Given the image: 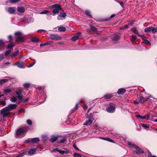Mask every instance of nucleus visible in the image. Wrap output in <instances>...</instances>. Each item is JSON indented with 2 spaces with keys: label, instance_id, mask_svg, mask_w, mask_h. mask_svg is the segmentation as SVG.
Masks as SVG:
<instances>
[{
  "label": "nucleus",
  "instance_id": "36",
  "mask_svg": "<svg viewBox=\"0 0 157 157\" xmlns=\"http://www.w3.org/2000/svg\"><path fill=\"white\" fill-rule=\"evenodd\" d=\"M31 40L32 41L35 43H38L39 42V40L37 38H32Z\"/></svg>",
  "mask_w": 157,
  "mask_h": 157
},
{
  "label": "nucleus",
  "instance_id": "56",
  "mask_svg": "<svg viewBox=\"0 0 157 157\" xmlns=\"http://www.w3.org/2000/svg\"><path fill=\"white\" fill-rule=\"evenodd\" d=\"M21 0H10V2L11 3H15Z\"/></svg>",
  "mask_w": 157,
  "mask_h": 157
},
{
  "label": "nucleus",
  "instance_id": "41",
  "mask_svg": "<svg viewBox=\"0 0 157 157\" xmlns=\"http://www.w3.org/2000/svg\"><path fill=\"white\" fill-rule=\"evenodd\" d=\"M86 14L90 17H92L90 12V10H85Z\"/></svg>",
  "mask_w": 157,
  "mask_h": 157
},
{
  "label": "nucleus",
  "instance_id": "28",
  "mask_svg": "<svg viewBox=\"0 0 157 157\" xmlns=\"http://www.w3.org/2000/svg\"><path fill=\"white\" fill-rule=\"evenodd\" d=\"M120 38V36H119L118 35H115L113 37V40L114 41H118Z\"/></svg>",
  "mask_w": 157,
  "mask_h": 157
},
{
  "label": "nucleus",
  "instance_id": "52",
  "mask_svg": "<svg viewBox=\"0 0 157 157\" xmlns=\"http://www.w3.org/2000/svg\"><path fill=\"white\" fill-rule=\"evenodd\" d=\"M62 150H63L64 151V153H65L66 154H68L69 153V151L67 149L63 148L62 149Z\"/></svg>",
  "mask_w": 157,
  "mask_h": 157
},
{
  "label": "nucleus",
  "instance_id": "1",
  "mask_svg": "<svg viewBox=\"0 0 157 157\" xmlns=\"http://www.w3.org/2000/svg\"><path fill=\"white\" fill-rule=\"evenodd\" d=\"M27 128L25 126L19 128L17 130L15 137L17 138H21L24 137L25 133L27 132Z\"/></svg>",
  "mask_w": 157,
  "mask_h": 157
},
{
  "label": "nucleus",
  "instance_id": "14",
  "mask_svg": "<svg viewBox=\"0 0 157 157\" xmlns=\"http://www.w3.org/2000/svg\"><path fill=\"white\" fill-rule=\"evenodd\" d=\"M15 11V9L14 7H10L8 9V12L10 14L14 13Z\"/></svg>",
  "mask_w": 157,
  "mask_h": 157
},
{
  "label": "nucleus",
  "instance_id": "59",
  "mask_svg": "<svg viewBox=\"0 0 157 157\" xmlns=\"http://www.w3.org/2000/svg\"><path fill=\"white\" fill-rule=\"evenodd\" d=\"M59 149L58 148H55L52 151V152H59Z\"/></svg>",
  "mask_w": 157,
  "mask_h": 157
},
{
  "label": "nucleus",
  "instance_id": "16",
  "mask_svg": "<svg viewBox=\"0 0 157 157\" xmlns=\"http://www.w3.org/2000/svg\"><path fill=\"white\" fill-rule=\"evenodd\" d=\"M131 30L132 31H133L139 37L142 36V35H140L139 34V33L138 32L136 28H132L131 29Z\"/></svg>",
  "mask_w": 157,
  "mask_h": 157
},
{
  "label": "nucleus",
  "instance_id": "39",
  "mask_svg": "<svg viewBox=\"0 0 157 157\" xmlns=\"http://www.w3.org/2000/svg\"><path fill=\"white\" fill-rule=\"evenodd\" d=\"M74 157H82V155L81 154L79 153H75L73 154Z\"/></svg>",
  "mask_w": 157,
  "mask_h": 157
},
{
  "label": "nucleus",
  "instance_id": "62",
  "mask_svg": "<svg viewBox=\"0 0 157 157\" xmlns=\"http://www.w3.org/2000/svg\"><path fill=\"white\" fill-rule=\"evenodd\" d=\"M4 58V56L2 54L0 55V61Z\"/></svg>",
  "mask_w": 157,
  "mask_h": 157
},
{
  "label": "nucleus",
  "instance_id": "63",
  "mask_svg": "<svg viewBox=\"0 0 157 157\" xmlns=\"http://www.w3.org/2000/svg\"><path fill=\"white\" fill-rule=\"evenodd\" d=\"M8 39L9 40L10 42H11L12 40V36L10 35L8 36Z\"/></svg>",
  "mask_w": 157,
  "mask_h": 157
},
{
  "label": "nucleus",
  "instance_id": "45",
  "mask_svg": "<svg viewBox=\"0 0 157 157\" xmlns=\"http://www.w3.org/2000/svg\"><path fill=\"white\" fill-rule=\"evenodd\" d=\"M52 15V13L50 14H48L46 16L47 18V19L48 20H50L52 18V16L51 15Z\"/></svg>",
  "mask_w": 157,
  "mask_h": 157
},
{
  "label": "nucleus",
  "instance_id": "6",
  "mask_svg": "<svg viewBox=\"0 0 157 157\" xmlns=\"http://www.w3.org/2000/svg\"><path fill=\"white\" fill-rule=\"evenodd\" d=\"M66 16V13L65 12L61 13L57 16V19L58 20H63L65 19Z\"/></svg>",
  "mask_w": 157,
  "mask_h": 157
},
{
  "label": "nucleus",
  "instance_id": "18",
  "mask_svg": "<svg viewBox=\"0 0 157 157\" xmlns=\"http://www.w3.org/2000/svg\"><path fill=\"white\" fill-rule=\"evenodd\" d=\"M52 43V42L51 41H48L44 44H40V46L42 47L43 46H45L51 44Z\"/></svg>",
  "mask_w": 157,
  "mask_h": 157
},
{
  "label": "nucleus",
  "instance_id": "19",
  "mask_svg": "<svg viewBox=\"0 0 157 157\" xmlns=\"http://www.w3.org/2000/svg\"><path fill=\"white\" fill-rule=\"evenodd\" d=\"M99 138L102 140H106V141H109V142H112V143L114 142L112 140L110 139V138H105V137H99Z\"/></svg>",
  "mask_w": 157,
  "mask_h": 157
},
{
  "label": "nucleus",
  "instance_id": "23",
  "mask_svg": "<svg viewBox=\"0 0 157 157\" xmlns=\"http://www.w3.org/2000/svg\"><path fill=\"white\" fill-rule=\"evenodd\" d=\"M113 94H111L105 95L104 96V98L106 99H109L111 97L113 96Z\"/></svg>",
  "mask_w": 157,
  "mask_h": 157
},
{
  "label": "nucleus",
  "instance_id": "24",
  "mask_svg": "<svg viewBox=\"0 0 157 157\" xmlns=\"http://www.w3.org/2000/svg\"><path fill=\"white\" fill-rule=\"evenodd\" d=\"M17 97L18 99V100H20V101L18 102V104L20 103L22 101V100H23V96L21 94L20 95H17Z\"/></svg>",
  "mask_w": 157,
  "mask_h": 157
},
{
  "label": "nucleus",
  "instance_id": "37",
  "mask_svg": "<svg viewBox=\"0 0 157 157\" xmlns=\"http://www.w3.org/2000/svg\"><path fill=\"white\" fill-rule=\"evenodd\" d=\"M12 91V90L10 89H6L4 90V92L6 94L11 92Z\"/></svg>",
  "mask_w": 157,
  "mask_h": 157
},
{
  "label": "nucleus",
  "instance_id": "26",
  "mask_svg": "<svg viewBox=\"0 0 157 157\" xmlns=\"http://www.w3.org/2000/svg\"><path fill=\"white\" fill-rule=\"evenodd\" d=\"M19 53V51L18 50H16L15 52L13 53L11 55V56L12 58H14Z\"/></svg>",
  "mask_w": 157,
  "mask_h": 157
},
{
  "label": "nucleus",
  "instance_id": "8",
  "mask_svg": "<svg viewBox=\"0 0 157 157\" xmlns=\"http://www.w3.org/2000/svg\"><path fill=\"white\" fill-rule=\"evenodd\" d=\"M17 105L16 104H10L6 107L10 111L15 109L17 108Z\"/></svg>",
  "mask_w": 157,
  "mask_h": 157
},
{
  "label": "nucleus",
  "instance_id": "43",
  "mask_svg": "<svg viewBox=\"0 0 157 157\" xmlns=\"http://www.w3.org/2000/svg\"><path fill=\"white\" fill-rule=\"evenodd\" d=\"M50 12V11H49L45 10L40 12L39 13L40 14H47Z\"/></svg>",
  "mask_w": 157,
  "mask_h": 157
},
{
  "label": "nucleus",
  "instance_id": "44",
  "mask_svg": "<svg viewBox=\"0 0 157 157\" xmlns=\"http://www.w3.org/2000/svg\"><path fill=\"white\" fill-rule=\"evenodd\" d=\"M6 104V102L5 101L0 100V105H2L4 106H5Z\"/></svg>",
  "mask_w": 157,
  "mask_h": 157
},
{
  "label": "nucleus",
  "instance_id": "57",
  "mask_svg": "<svg viewBox=\"0 0 157 157\" xmlns=\"http://www.w3.org/2000/svg\"><path fill=\"white\" fill-rule=\"evenodd\" d=\"M48 139L47 137L46 136H42V140L43 141H45Z\"/></svg>",
  "mask_w": 157,
  "mask_h": 157
},
{
  "label": "nucleus",
  "instance_id": "48",
  "mask_svg": "<svg viewBox=\"0 0 157 157\" xmlns=\"http://www.w3.org/2000/svg\"><path fill=\"white\" fill-rule=\"evenodd\" d=\"M136 117L137 118H140L142 119H144L146 118V116H142L140 115H138L136 116Z\"/></svg>",
  "mask_w": 157,
  "mask_h": 157
},
{
  "label": "nucleus",
  "instance_id": "38",
  "mask_svg": "<svg viewBox=\"0 0 157 157\" xmlns=\"http://www.w3.org/2000/svg\"><path fill=\"white\" fill-rule=\"evenodd\" d=\"M93 117V114L91 113H90V114H88L87 116V118H88L89 119H90L92 120Z\"/></svg>",
  "mask_w": 157,
  "mask_h": 157
},
{
  "label": "nucleus",
  "instance_id": "29",
  "mask_svg": "<svg viewBox=\"0 0 157 157\" xmlns=\"http://www.w3.org/2000/svg\"><path fill=\"white\" fill-rule=\"evenodd\" d=\"M25 155V152L23 151L19 154H17L14 157H22Z\"/></svg>",
  "mask_w": 157,
  "mask_h": 157
},
{
  "label": "nucleus",
  "instance_id": "15",
  "mask_svg": "<svg viewBox=\"0 0 157 157\" xmlns=\"http://www.w3.org/2000/svg\"><path fill=\"white\" fill-rule=\"evenodd\" d=\"M135 149H136V150L135 151V152L136 154H139L144 153L143 151L140 149L138 146L137 148Z\"/></svg>",
  "mask_w": 157,
  "mask_h": 157
},
{
  "label": "nucleus",
  "instance_id": "64",
  "mask_svg": "<svg viewBox=\"0 0 157 157\" xmlns=\"http://www.w3.org/2000/svg\"><path fill=\"white\" fill-rule=\"evenodd\" d=\"M46 32V30L43 29H40L37 31L38 32Z\"/></svg>",
  "mask_w": 157,
  "mask_h": 157
},
{
  "label": "nucleus",
  "instance_id": "54",
  "mask_svg": "<svg viewBox=\"0 0 157 157\" xmlns=\"http://www.w3.org/2000/svg\"><path fill=\"white\" fill-rule=\"evenodd\" d=\"M36 62V60H34V62L32 64H29V66H27L28 67H32L34 65L35 63Z\"/></svg>",
  "mask_w": 157,
  "mask_h": 157
},
{
  "label": "nucleus",
  "instance_id": "25",
  "mask_svg": "<svg viewBox=\"0 0 157 157\" xmlns=\"http://www.w3.org/2000/svg\"><path fill=\"white\" fill-rule=\"evenodd\" d=\"M17 10L19 12L23 13L25 11V9L23 7L20 6L17 8Z\"/></svg>",
  "mask_w": 157,
  "mask_h": 157
},
{
  "label": "nucleus",
  "instance_id": "7",
  "mask_svg": "<svg viewBox=\"0 0 157 157\" xmlns=\"http://www.w3.org/2000/svg\"><path fill=\"white\" fill-rule=\"evenodd\" d=\"M115 108L114 106L109 105V106L106 108V110L109 113H112L114 112Z\"/></svg>",
  "mask_w": 157,
  "mask_h": 157
},
{
  "label": "nucleus",
  "instance_id": "40",
  "mask_svg": "<svg viewBox=\"0 0 157 157\" xmlns=\"http://www.w3.org/2000/svg\"><path fill=\"white\" fill-rule=\"evenodd\" d=\"M151 32L153 33H155L157 31V27L153 28L151 27Z\"/></svg>",
  "mask_w": 157,
  "mask_h": 157
},
{
  "label": "nucleus",
  "instance_id": "42",
  "mask_svg": "<svg viewBox=\"0 0 157 157\" xmlns=\"http://www.w3.org/2000/svg\"><path fill=\"white\" fill-rule=\"evenodd\" d=\"M136 38V36H132L131 40V41L132 42V44H134Z\"/></svg>",
  "mask_w": 157,
  "mask_h": 157
},
{
  "label": "nucleus",
  "instance_id": "35",
  "mask_svg": "<svg viewBox=\"0 0 157 157\" xmlns=\"http://www.w3.org/2000/svg\"><path fill=\"white\" fill-rule=\"evenodd\" d=\"M17 100V97H14L11 98L10 99V101L13 102H16Z\"/></svg>",
  "mask_w": 157,
  "mask_h": 157
},
{
  "label": "nucleus",
  "instance_id": "12",
  "mask_svg": "<svg viewBox=\"0 0 157 157\" xmlns=\"http://www.w3.org/2000/svg\"><path fill=\"white\" fill-rule=\"evenodd\" d=\"M93 120L94 119H92V120L90 119H89L88 120L86 121L83 124V125L86 126L89 125L92 123Z\"/></svg>",
  "mask_w": 157,
  "mask_h": 157
},
{
  "label": "nucleus",
  "instance_id": "20",
  "mask_svg": "<svg viewBox=\"0 0 157 157\" xmlns=\"http://www.w3.org/2000/svg\"><path fill=\"white\" fill-rule=\"evenodd\" d=\"M39 141V139L37 137L31 139V142L33 143H37Z\"/></svg>",
  "mask_w": 157,
  "mask_h": 157
},
{
  "label": "nucleus",
  "instance_id": "31",
  "mask_svg": "<svg viewBox=\"0 0 157 157\" xmlns=\"http://www.w3.org/2000/svg\"><path fill=\"white\" fill-rule=\"evenodd\" d=\"M15 46L14 44H13L11 43H10L7 46L6 48L7 49H11L12 47Z\"/></svg>",
  "mask_w": 157,
  "mask_h": 157
},
{
  "label": "nucleus",
  "instance_id": "17",
  "mask_svg": "<svg viewBox=\"0 0 157 157\" xmlns=\"http://www.w3.org/2000/svg\"><path fill=\"white\" fill-rule=\"evenodd\" d=\"M23 90L22 89L20 88L18 89L17 90L15 91L16 94L17 95H21V94L23 93Z\"/></svg>",
  "mask_w": 157,
  "mask_h": 157
},
{
  "label": "nucleus",
  "instance_id": "50",
  "mask_svg": "<svg viewBox=\"0 0 157 157\" xmlns=\"http://www.w3.org/2000/svg\"><path fill=\"white\" fill-rule=\"evenodd\" d=\"M26 122L29 125H31L32 124V121L29 119L27 120L26 121Z\"/></svg>",
  "mask_w": 157,
  "mask_h": 157
},
{
  "label": "nucleus",
  "instance_id": "60",
  "mask_svg": "<svg viewBox=\"0 0 157 157\" xmlns=\"http://www.w3.org/2000/svg\"><path fill=\"white\" fill-rule=\"evenodd\" d=\"M29 98H27L26 99L23 98V100H22V101L23 102H26L28 101H29Z\"/></svg>",
  "mask_w": 157,
  "mask_h": 157
},
{
  "label": "nucleus",
  "instance_id": "9",
  "mask_svg": "<svg viewBox=\"0 0 157 157\" xmlns=\"http://www.w3.org/2000/svg\"><path fill=\"white\" fill-rule=\"evenodd\" d=\"M58 137V136H52L49 139V141L52 143L54 142L57 140Z\"/></svg>",
  "mask_w": 157,
  "mask_h": 157
},
{
  "label": "nucleus",
  "instance_id": "55",
  "mask_svg": "<svg viewBox=\"0 0 157 157\" xmlns=\"http://www.w3.org/2000/svg\"><path fill=\"white\" fill-rule=\"evenodd\" d=\"M61 155L63 154L64 153V150H59L58 152Z\"/></svg>",
  "mask_w": 157,
  "mask_h": 157
},
{
  "label": "nucleus",
  "instance_id": "34",
  "mask_svg": "<svg viewBox=\"0 0 157 157\" xmlns=\"http://www.w3.org/2000/svg\"><path fill=\"white\" fill-rule=\"evenodd\" d=\"M151 27L146 28L144 29V32L146 33L151 32Z\"/></svg>",
  "mask_w": 157,
  "mask_h": 157
},
{
  "label": "nucleus",
  "instance_id": "2",
  "mask_svg": "<svg viewBox=\"0 0 157 157\" xmlns=\"http://www.w3.org/2000/svg\"><path fill=\"white\" fill-rule=\"evenodd\" d=\"M49 8L51 9H53L52 14L53 16L58 14L59 13V10L61 9L60 6L58 4L52 5L50 6Z\"/></svg>",
  "mask_w": 157,
  "mask_h": 157
},
{
  "label": "nucleus",
  "instance_id": "46",
  "mask_svg": "<svg viewBox=\"0 0 157 157\" xmlns=\"http://www.w3.org/2000/svg\"><path fill=\"white\" fill-rule=\"evenodd\" d=\"M67 140L66 138H64L61 139L59 142V143H63L67 141Z\"/></svg>",
  "mask_w": 157,
  "mask_h": 157
},
{
  "label": "nucleus",
  "instance_id": "27",
  "mask_svg": "<svg viewBox=\"0 0 157 157\" xmlns=\"http://www.w3.org/2000/svg\"><path fill=\"white\" fill-rule=\"evenodd\" d=\"M9 80L7 79H4L0 80V85H2L4 83L7 82Z\"/></svg>",
  "mask_w": 157,
  "mask_h": 157
},
{
  "label": "nucleus",
  "instance_id": "53",
  "mask_svg": "<svg viewBox=\"0 0 157 157\" xmlns=\"http://www.w3.org/2000/svg\"><path fill=\"white\" fill-rule=\"evenodd\" d=\"M11 52V50H7L5 53V55L6 56L9 55Z\"/></svg>",
  "mask_w": 157,
  "mask_h": 157
},
{
  "label": "nucleus",
  "instance_id": "51",
  "mask_svg": "<svg viewBox=\"0 0 157 157\" xmlns=\"http://www.w3.org/2000/svg\"><path fill=\"white\" fill-rule=\"evenodd\" d=\"M145 116H146V118L145 119L147 120H149L150 118V114L149 113H148Z\"/></svg>",
  "mask_w": 157,
  "mask_h": 157
},
{
  "label": "nucleus",
  "instance_id": "4",
  "mask_svg": "<svg viewBox=\"0 0 157 157\" xmlns=\"http://www.w3.org/2000/svg\"><path fill=\"white\" fill-rule=\"evenodd\" d=\"M1 112L3 117H6L10 115V111L6 107L2 109Z\"/></svg>",
  "mask_w": 157,
  "mask_h": 157
},
{
  "label": "nucleus",
  "instance_id": "58",
  "mask_svg": "<svg viewBox=\"0 0 157 157\" xmlns=\"http://www.w3.org/2000/svg\"><path fill=\"white\" fill-rule=\"evenodd\" d=\"M5 44L3 41L2 40H0V46H2Z\"/></svg>",
  "mask_w": 157,
  "mask_h": 157
},
{
  "label": "nucleus",
  "instance_id": "47",
  "mask_svg": "<svg viewBox=\"0 0 157 157\" xmlns=\"http://www.w3.org/2000/svg\"><path fill=\"white\" fill-rule=\"evenodd\" d=\"M142 126L145 129H147V128H149V126L147 125L144 124H141Z\"/></svg>",
  "mask_w": 157,
  "mask_h": 157
},
{
  "label": "nucleus",
  "instance_id": "21",
  "mask_svg": "<svg viewBox=\"0 0 157 157\" xmlns=\"http://www.w3.org/2000/svg\"><path fill=\"white\" fill-rule=\"evenodd\" d=\"M127 144L131 147H132L134 148H137V146L130 142H127Z\"/></svg>",
  "mask_w": 157,
  "mask_h": 157
},
{
  "label": "nucleus",
  "instance_id": "30",
  "mask_svg": "<svg viewBox=\"0 0 157 157\" xmlns=\"http://www.w3.org/2000/svg\"><path fill=\"white\" fill-rule=\"evenodd\" d=\"M58 30L60 32H64L66 30V28L64 27L60 26L58 27Z\"/></svg>",
  "mask_w": 157,
  "mask_h": 157
},
{
  "label": "nucleus",
  "instance_id": "3",
  "mask_svg": "<svg viewBox=\"0 0 157 157\" xmlns=\"http://www.w3.org/2000/svg\"><path fill=\"white\" fill-rule=\"evenodd\" d=\"M15 35L16 38V41L18 42H23L25 41L24 38V35L22 33L18 31L15 33Z\"/></svg>",
  "mask_w": 157,
  "mask_h": 157
},
{
  "label": "nucleus",
  "instance_id": "49",
  "mask_svg": "<svg viewBox=\"0 0 157 157\" xmlns=\"http://www.w3.org/2000/svg\"><path fill=\"white\" fill-rule=\"evenodd\" d=\"M30 84L29 83H25L23 84V86L26 88H28L29 87Z\"/></svg>",
  "mask_w": 157,
  "mask_h": 157
},
{
  "label": "nucleus",
  "instance_id": "61",
  "mask_svg": "<svg viewBox=\"0 0 157 157\" xmlns=\"http://www.w3.org/2000/svg\"><path fill=\"white\" fill-rule=\"evenodd\" d=\"M73 146L74 147L75 149L76 150H79L80 151L77 147L76 145L75 144V143H74L73 145Z\"/></svg>",
  "mask_w": 157,
  "mask_h": 157
},
{
  "label": "nucleus",
  "instance_id": "10",
  "mask_svg": "<svg viewBox=\"0 0 157 157\" xmlns=\"http://www.w3.org/2000/svg\"><path fill=\"white\" fill-rule=\"evenodd\" d=\"M126 90L124 88H121L118 90L117 92V94L119 95H122L126 92Z\"/></svg>",
  "mask_w": 157,
  "mask_h": 157
},
{
  "label": "nucleus",
  "instance_id": "11",
  "mask_svg": "<svg viewBox=\"0 0 157 157\" xmlns=\"http://www.w3.org/2000/svg\"><path fill=\"white\" fill-rule=\"evenodd\" d=\"M13 65H17L18 67L21 68L25 67L24 66V64L22 62L19 63L17 62L13 64Z\"/></svg>",
  "mask_w": 157,
  "mask_h": 157
},
{
  "label": "nucleus",
  "instance_id": "13",
  "mask_svg": "<svg viewBox=\"0 0 157 157\" xmlns=\"http://www.w3.org/2000/svg\"><path fill=\"white\" fill-rule=\"evenodd\" d=\"M144 41V42L146 44H150V42L147 40V38L144 36L142 35V36L140 37Z\"/></svg>",
  "mask_w": 157,
  "mask_h": 157
},
{
  "label": "nucleus",
  "instance_id": "22",
  "mask_svg": "<svg viewBox=\"0 0 157 157\" xmlns=\"http://www.w3.org/2000/svg\"><path fill=\"white\" fill-rule=\"evenodd\" d=\"M36 149L32 148L30 149L28 151V154L29 155H31L33 154V153L36 151Z\"/></svg>",
  "mask_w": 157,
  "mask_h": 157
},
{
  "label": "nucleus",
  "instance_id": "33",
  "mask_svg": "<svg viewBox=\"0 0 157 157\" xmlns=\"http://www.w3.org/2000/svg\"><path fill=\"white\" fill-rule=\"evenodd\" d=\"M79 38V37L78 36H76L72 37L71 38V40L73 41H75L78 39Z\"/></svg>",
  "mask_w": 157,
  "mask_h": 157
},
{
  "label": "nucleus",
  "instance_id": "32",
  "mask_svg": "<svg viewBox=\"0 0 157 157\" xmlns=\"http://www.w3.org/2000/svg\"><path fill=\"white\" fill-rule=\"evenodd\" d=\"M139 101L140 103H142L144 101V98L142 96H140L139 98Z\"/></svg>",
  "mask_w": 157,
  "mask_h": 157
},
{
  "label": "nucleus",
  "instance_id": "5",
  "mask_svg": "<svg viewBox=\"0 0 157 157\" xmlns=\"http://www.w3.org/2000/svg\"><path fill=\"white\" fill-rule=\"evenodd\" d=\"M49 38L52 40H60L62 38L57 34H51L49 36Z\"/></svg>",
  "mask_w": 157,
  "mask_h": 157
}]
</instances>
